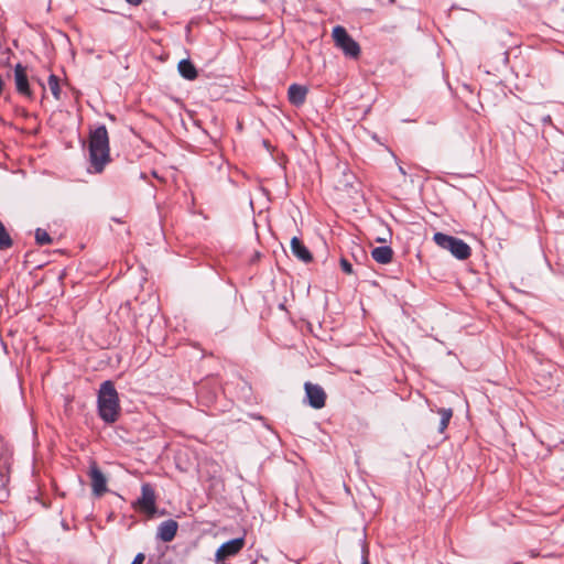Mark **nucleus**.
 Here are the masks:
<instances>
[{
	"mask_svg": "<svg viewBox=\"0 0 564 564\" xmlns=\"http://www.w3.org/2000/svg\"><path fill=\"white\" fill-rule=\"evenodd\" d=\"M89 161L96 173H101L110 161L109 137L104 124L90 132Z\"/></svg>",
	"mask_w": 564,
	"mask_h": 564,
	"instance_id": "f257e3e1",
	"label": "nucleus"
},
{
	"mask_svg": "<svg viewBox=\"0 0 564 564\" xmlns=\"http://www.w3.org/2000/svg\"><path fill=\"white\" fill-rule=\"evenodd\" d=\"M97 408L98 414L105 423L112 424L118 420L120 414V400L112 381L106 380L100 384Z\"/></svg>",
	"mask_w": 564,
	"mask_h": 564,
	"instance_id": "f03ea898",
	"label": "nucleus"
},
{
	"mask_svg": "<svg viewBox=\"0 0 564 564\" xmlns=\"http://www.w3.org/2000/svg\"><path fill=\"white\" fill-rule=\"evenodd\" d=\"M433 241L442 249L449 251L456 259L466 260L471 254L470 247L462 239L443 232H435Z\"/></svg>",
	"mask_w": 564,
	"mask_h": 564,
	"instance_id": "7ed1b4c3",
	"label": "nucleus"
},
{
	"mask_svg": "<svg viewBox=\"0 0 564 564\" xmlns=\"http://www.w3.org/2000/svg\"><path fill=\"white\" fill-rule=\"evenodd\" d=\"M332 36L335 46L340 48L346 57L357 59L360 56V45L348 34L344 26H335Z\"/></svg>",
	"mask_w": 564,
	"mask_h": 564,
	"instance_id": "20e7f679",
	"label": "nucleus"
},
{
	"mask_svg": "<svg viewBox=\"0 0 564 564\" xmlns=\"http://www.w3.org/2000/svg\"><path fill=\"white\" fill-rule=\"evenodd\" d=\"M156 495L153 487L145 482L141 487V497L133 503V507L141 512L153 517L156 512Z\"/></svg>",
	"mask_w": 564,
	"mask_h": 564,
	"instance_id": "39448f33",
	"label": "nucleus"
},
{
	"mask_svg": "<svg viewBox=\"0 0 564 564\" xmlns=\"http://www.w3.org/2000/svg\"><path fill=\"white\" fill-rule=\"evenodd\" d=\"M304 390L308 404L314 409H322L326 403V393L319 384L305 382Z\"/></svg>",
	"mask_w": 564,
	"mask_h": 564,
	"instance_id": "423d86ee",
	"label": "nucleus"
},
{
	"mask_svg": "<svg viewBox=\"0 0 564 564\" xmlns=\"http://www.w3.org/2000/svg\"><path fill=\"white\" fill-rule=\"evenodd\" d=\"M89 477L91 481L93 494L96 497H101L105 492H107V478L96 463H93L89 467Z\"/></svg>",
	"mask_w": 564,
	"mask_h": 564,
	"instance_id": "0eeeda50",
	"label": "nucleus"
},
{
	"mask_svg": "<svg viewBox=\"0 0 564 564\" xmlns=\"http://www.w3.org/2000/svg\"><path fill=\"white\" fill-rule=\"evenodd\" d=\"M245 546V539L237 538L221 544L216 552V561L223 562L226 558L238 554Z\"/></svg>",
	"mask_w": 564,
	"mask_h": 564,
	"instance_id": "6e6552de",
	"label": "nucleus"
},
{
	"mask_svg": "<svg viewBox=\"0 0 564 564\" xmlns=\"http://www.w3.org/2000/svg\"><path fill=\"white\" fill-rule=\"evenodd\" d=\"M14 78L17 91L21 95L31 98L32 93L29 86L26 70L25 67H23L21 64H17L14 67Z\"/></svg>",
	"mask_w": 564,
	"mask_h": 564,
	"instance_id": "1a4fd4ad",
	"label": "nucleus"
},
{
	"mask_svg": "<svg viewBox=\"0 0 564 564\" xmlns=\"http://www.w3.org/2000/svg\"><path fill=\"white\" fill-rule=\"evenodd\" d=\"M178 523L175 520L169 519L163 521L156 532V538L162 542H171L177 532Z\"/></svg>",
	"mask_w": 564,
	"mask_h": 564,
	"instance_id": "9d476101",
	"label": "nucleus"
},
{
	"mask_svg": "<svg viewBox=\"0 0 564 564\" xmlns=\"http://www.w3.org/2000/svg\"><path fill=\"white\" fill-rule=\"evenodd\" d=\"M307 93L306 86L292 84L288 89V99L293 106L300 107L305 102Z\"/></svg>",
	"mask_w": 564,
	"mask_h": 564,
	"instance_id": "9b49d317",
	"label": "nucleus"
},
{
	"mask_svg": "<svg viewBox=\"0 0 564 564\" xmlns=\"http://www.w3.org/2000/svg\"><path fill=\"white\" fill-rule=\"evenodd\" d=\"M291 251L293 256L305 263H310L313 260L311 251L297 237L291 239Z\"/></svg>",
	"mask_w": 564,
	"mask_h": 564,
	"instance_id": "f8f14e48",
	"label": "nucleus"
},
{
	"mask_svg": "<svg viewBox=\"0 0 564 564\" xmlns=\"http://www.w3.org/2000/svg\"><path fill=\"white\" fill-rule=\"evenodd\" d=\"M371 257L378 263L387 264L392 260L393 250L388 246L376 247L371 251Z\"/></svg>",
	"mask_w": 564,
	"mask_h": 564,
	"instance_id": "ddd939ff",
	"label": "nucleus"
},
{
	"mask_svg": "<svg viewBox=\"0 0 564 564\" xmlns=\"http://www.w3.org/2000/svg\"><path fill=\"white\" fill-rule=\"evenodd\" d=\"M177 69L181 76L187 80H194L198 76L195 65L189 59L180 61Z\"/></svg>",
	"mask_w": 564,
	"mask_h": 564,
	"instance_id": "4468645a",
	"label": "nucleus"
},
{
	"mask_svg": "<svg viewBox=\"0 0 564 564\" xmlns=\"http://www.w3.org/2000/svg\"><path fill=\"white\" fill-rule=\"evenodd\" d=\"M13 246V240L3 223L0 220V251L8 250Z\"/></svg>",
	"mask_w": 564,
	"mask_h": 564,
	"instance_id": "2eb2a0df",
	"label": "nucleus"
},
{
	"mask_svg": "<svg viewBox=\"0 0 564 564\" xmlns=\"http://www.w3.org/2000/svg\"><path fill=\"white\" fill-rule=\"evenodd\" d=\"M438 414L441 415L438 431H440V433H444V431L447 429L449 421L453 416V410L443 408V409L438 410Z\"/></svg>",
	"mask_w": 564,
	"mask_h": 564,
	"instance_id": "dca6fc26",
	"label": "nucleus"
},
{
	"mask_svg": "<svg viewBox=\"0 0 564 564\" xmlns=\"http://www.w3.org/2000/svg\"><path fill=\"white\" fill-rule=\"evenodd\" d=\"M48 87L56 100L61 98V87H59V79L56 75L52 74L48 77Z\"/></svg>",
	"mask_w": 564,
	"mask_h": 564,
	"instance_id": "f3484780",
	"label": "nucleus"
},
{
	"mask_svg": "<svg viewBox=\"0 0 564 564\" xmlns=\"http://www.w3.org/2000/svg\"><path fill=\"white\" fill-rule=\"evenodd\" d=\"M35 241L40 246L48 245L52 242V238L46 230L37 228L35 230Z\"/></svg>",
	"mask_w": 564,
	"mask_h": 564,
	"instance_id": "a211bd4d",
	"label": "nucleus"
},
{
	"mask_svg": "<svg viewBox=\"0 0 564 564\" xmlns=\"http://www.w3.org/2000/svg\"><path fill=\"white\" fill-rule=\"evenodd\" d=\"M339 263H340L341 270L346 274H351L352 273V265H351V263L346 258H341Z\"/></svg>",
	"mask_w": 564,
	"mask_h": 564,
	"instance_id": "6ab92c4d",
	"label": "nucleus"
},
{
	"mask_svg": "<svg viewBox=\"0 0 564 564\" xmlns=\"http://www.w3.org/2000/svg\"><path fill=\"white\" fill-rule=\"evenodd\" d=\"M145 560V555L143 553H138L131 564H143Z\"/></svg>",
	"mask_w": 564,
	"mask_h": 564,
	"instance_id": "aec40b11",
	"label": "nucleus"
},
{
	"mask_svg": "<svg viewBox=\"0 0 564 564\" xmlns=\"http://www.w3.org/2000/svg\"><path fill=\"white\" fill-rule=\"evenodd\" d=\"M362 562L361 564H370L368 561V552L364 549Z\"/></svg>",
	"mask_w": 564,
	"mask_h": 564,
	"instance_id": "412c9836",
	"label": "nucleus"
},
{
	"mask_svg": "<svg viewBox=\"0 0 564 564\" xmlns=\"http://www.w3.org/2000/svg\"><path fill=\"white\" fill-rule=\"evenodd\" d=\"M131 6H139L143 0H126Z\"/></svg>",
	"mask_w": 564,
	"mask_h": 564,
	"instance_id": "4be33fe9",
	"label": "nucleus"
}]
</instances>
